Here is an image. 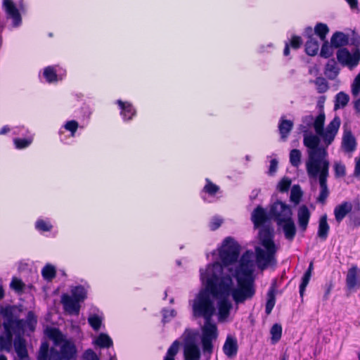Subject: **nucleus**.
<instances>
[{
    "label": "nucleus",
    "instance_id": "1",
    "mask_svg": "<svg viewBox=\"0 0 360 360\" xmlns=\"http://www.w3.org/2000/svg\"><path fill=\"white\" fill-rule=\"evenodd\" d=\"M252 256V252L249 250L244 252L233 274L237 281L238 288H233L231 276L224 274V267L219 262L208 265L205 272L200 270V278L207 289L214 297L220 298L218 302L219 321H225L230 314L233 307L228 300L230 295L236 304H240L251 299L255 294Z\"/></svg>",
    "mask_w": 360,
    "mask_h": 360
},
{
    "label": "nucleus",
    "instance_id": "2",
    "mask_svg": "<svg viewBox=\"0 0 360 360\" xmlns=\"http://www.w3.org/2000/svg\"><path fill=\"white\" fill-rule=\"evenodd\" d=\"M326 115L323 110L314 118L308 115L302 117L300 129L303 132V144L309 153H315V158H327V148L334 141L340 126V119L335 116L324 130Z\"/></svg>",
    "mask_w": 360,
    "mask_h": 360
},
{
    "label": "nucleus",
    "instance_id": "3",
    "mask_svg": "<svg viewBox=\"0 0 360 360\" xmlns=\"http://www.w3.org/2000/svg\"><path fill=\"white\" fill-rule=\"evenodd\" d=\"M262 247L255 248L256 263L257 267L263 271L269 266H275L277 264L276 257L278 248L274 241V229L263 227L259 232Z\"/></svg>",
    "mask_w": 360,
    "mask_h": 360
},
{
    "label": "nucleus",
    "instance_id": "4",
    "mask_svg": "<svg viewBox=\"0 0 360 360\" xmlns=\"http://www.w3.org/2000/svg\"><path fill=\"white\" fill-rule=\"evenodd\" d=\"M315 153H309V159L306 162V169L310 178H316L319 176L320 193L317 201L325 203L329 191L327 186V178L329 175L330 162L326 158H315Z\"/></svg>",
    "mask_w": 360,
    "mask_h": 360
},
{
    "label": "nucleus",
    "instance_id": "5",
    "mask_svg": "<svg viewBox=\"0 0 360 360\" xmlns=\"http://www.w3.org/2000/svg\"><path fill=\"white\" fill-rule=\"evenodd\" d=\"M77 349L75 344L66 340L61 344L60 352L51 348L47 342L41 344L38 352L37 360H71L76 356Z\"/></svg>",
    "mask_w": 360,
    "mask_h": 360
},
{
    "label": "nucleus",
    "instance_id": "6",
    "mask_svg": "<svg viewBox=\"0 0 360 360\" xmlns=\"http://www.w3.org/2000/svg\"><path fill=\"white\" fill-rule=\"evenodd\" d=\"M209 290H201L193 300V314L195 317H203L205 321L212 319L215 308Z\"/></svg>",
    "mask_w": 360,
    "mask_h": 360
},
{
    "label": "nucleus",
    "instance_id": "7",
    "mask_svg": "<svg viewBox=\"0 0 360 360\" xmlns=\"http://www.w3.org/2000/svg\"><path fill=\"white\" fill-rule=\"evenodd\" d=\"M198 332L186 328L181 335L184 360H200L201 352L198 345Z\"/></svg>",
    "mask_w": 360,
    "mask_h": 360
},
{
    "label": "nucleus",
    "instance_id": "8",
    "mask_svg": "<svg viewBox=\"0 0 360 360\" xmlns=\"http://www.w3.org/2000/svg\"><path fill=\"white\" fill-rule=\"evenodd\" d=\"M239 253L238 244L232 238H226L219 252V257L223 264L226 266L236 262L238 259Z\"/></svg>",
    "mask_w": 360,
    "mask_h": 360
},
{
    "label": "nucleus",
    "instance_id": "9",
    "mask_svg": "<svg viewBox=\"0 0 360 360\" xmlns=\"http://www.w3.org/2000/svg\"><path fill=\"white\" fill-rule=\"evenodd\" d=\"M218 338L217 325L211 322V320L205 321V325L202 328L201 343L205 353L211 354L213 352L212 342Z\"/></svg>",
    "mask_w": 360,
    "mask_h": 360
},
{
    "label": "nucleus",
    "instance_id": "10",
    "mask_svg": "<svg viewBox=\"0 0 360 360\" xmlns=\"http://www.w3.org/2000/svg\"><path fill=\"white\" fill-rule=\"evenodd\" d=\"M269 215L278 226H281L283 221L292 217V212L289 205L278 200L271 206Z\"/></svg>",
    "mask_w": 360,
    "mask_h": 360
},
{
    "label": "nucleus",
    "instance_id": "11",
    "mask_svg": "<svg viewBox=\"0 0 360 360\" xmlns=\"http://www.w3.org/2000/svg\"><path fill=\"white\" fill-rule=\"evenodd\" d=\"M337 59L340 64L350 69L356 67L360 60V51L356 49L352 54L345 49H340L337 52Z\"/></svg>",
    "mask_w": 360,
    "mask_h": 360
},
{
    "label": "nucleus",
    "instance_id": "12",
    "mask_svg": "<svg viewBox=\"0 0 360 360\" xmlns=\"http://www.w3.org/2000/svg\"><path fill=\"white\" fill-rule=\"evenodd\" d=\"M61 303L64 310L69 314L78 315L80 310V302L68 294H63Z\"/></svg>",
    "mask_w": 360,
    "mask_h": 360
},
{
    "label": "nucleus",
    "instance_id": "13",
    "mask_svg": "<svg viewBox=\"0 0 360 360\" xmlns=\"http://www.w3.org/2000/svg\"><path fill=\"white\" fill-rule=\"evenodd\" d=\"M224 354L229 358H234L238 353V345L235 337L228 335L222 347Z\"/></svg>",
    "mask_w": 360,
    "mask_h": 360
},
{
    "label": "nucleus",
    "instance_id": "14",
    "mask_svg": "<svg viewBox=\"0 0 360 360\" xmlns=\"http://www.w3.org/2000/svg\"><path fill=\"white\" fill-rule=\"evenodd\" d=\"M346 284L349 290L360 286V274L356 266H353L348 270Z\"/></svg>",
    "mask_w": 360,
    "mask_h": 360
},
{
    "label": "nucleus",
    "instance_id": "15",
    "mask_svg": "<svg viewBox=\"0 0 360 360\" xmlns=\"http://www.w3.org/2000/svg\"><path fill=\"white\" fill-rule=\"evenodd\" d=\"M4 6L8 15L13 19V25L18 26L21 22L20 13L11 0H4Z\"/></svg>",
    "mask_w": 360,
    "mask_h": 360
},
{
    "label": "nucleus",
    "instance_id": "16",
    "mask_svg": "<svg viewBox=\"0 0 360 360\" xmlns=\"http://www.w3.org/2000/svg\"><path fill=\"white\" fill-rule=\"evenodd\" d=\"M310 216V212L306 205H303L299 207L297 211L298 225L302 231L307 230Z\"/></svg>",
    "mask_w": 360,
    "mask_h": 360
},
{
    "label": "nucleus",
    "instance_id": "17",
    "mask_svg": "<svg viewBox=\"0 0 360 360\" xmlns=\"http://www.w3.org/2000/svg\"><path fill=\"white\" fill-rule=\"evenodd\" d=\"M306 31L309 34V37L308 40L305 44V51L307 55L314 56L318 53L319 49V44L318 41L311 35L312 29L311 27H308Z\"/></svg>",
    "mask_w": 360,
    "mask_h": 360
},
{
    "label": "nucleus",
    "instance_id": "18",
    "mask_svg": "<svg viewBox=\"0 0 360 360\" xmlns=\"http://www.w3.org/2000/svg\"><path fill=\"white\" fill-rule=\"evenodd\" d=\"M352 210V204L349 202L345 201L337 205L334 210L335 220L340 223L343 219Z\"/></svg>",
    "mask_w": 360,
    "mask_h": 360
},
{
    "label": "nucleus",
    "instance_id": "19",
    "mask_svg": "<svg viewBox=\"0 0 360 360\" xmlns=\"http://www.w3.org/2000/svg\"><path fill=\"white\" fill-rule=\"evenodd\" d=\"M251 219L255 228H258L264 224L268 217L266 211L260 206H257L252 213Z\"/></svg>",
    "mask_w": 360,
    "mask_h": 360
},
{
    "label": "nucleus",
    "instance_id": "20",
    "mask_svg": "<svg viewBox=\"0 0 360 360\" xmlns=\"http://www.w3.org/2000/svg\"><path fill=\"white\" fill-rule=\"evenodd\" d=\"M281 226L283 229L285 238L289 241H292L296 235V227L292 217L283 221Z\"/></svg>",
    "mask_w": 360,
    "mask_h": 360
},
{
    "label": "nucleus",
    "instance_id": "21",
    "mask_svg": "<svg viewBox=\"0 0 360 360\" xmlns=\"http://www.w3.org/2000/svg\"><path fill=\"white\" fill-rule=\"evenodd\" d=\"M14 347L20 360H25L28 356L26 347V342L24 338L20 336L15 337L14 340Z\"/></svg>",
    "mask_w": 360,
    "mask_h": 360
},
{
    "label": "nucleus",
    "instance_id": "22",
    "mask_svg": "<svg viewBox=\"0 0 360 360\" xmlns=\"http://www.w3.org/2000/svg\"><path fill=\"white\" fill-rule=\"evenodd\" d=\"M293 122L289 120H286L284 117H281L279 124L278 130L281 134V139L285 141L289 136V134L293 128Z\"/></svg>",
    "mask_w": 360,
    "mask_h": 360
},
{
    "label": "nucleus",
    "instance_id": "23",
    "mask_svg": "<svg viewBox=\"0 0 360 360\" xmlns=\"http://www.w3.org/2000/svg\"><path fill=\"white\" fill-rule=\"evenodd\" d=\"M46 335L53 342L55 346H59L66 340L60 330L56 328H48Z\"/></svg>",
    "mask_w": 360,
    "mask_h": 360
},
{
    "label": "nucleus",
    "instance_id": "24",
    "mask_svg": "<svg viewBox=\"0 0 360 360\" xmlns=\"http://www.w3.org/2000/svg\"><path fill=\"white\" fill-rule=\"evenodd\" d=\"M340 72V69L334 59H330L326 65L324 74L330 80L335 79Z\"/></svg>",
    "mask_w": 360,
    "mask_h": 360
},
{
    "label": "nucleus",
    "instance_id": "25",
    "mask_svg": "<svg viewBox=\"0 0 360 360\" xmlns=\"http://www.w3.org/2000/svg\"><path fill=\"white\" fill-rule=\"evenodd\" d=\"M356 140L350 131L346 132L342 139V146L345 151L352 152L356 149Z\"/></svg>",
    "mask_w": 360,
    "mask_h": 360
},
{
    "label": "nucleus",
    "instance_id": "26",
    "mask_svg": "<svg viewBox=\"0 0 360 360\" xmlns=\"http://www.w3.org/2000/svg\"><path fill=\"white\" fill-rule=\"evenodd\" d=\"M117 103L121 108V114L123 115L125 120H129L135 115V110L133 108L131 103L123 102L121 100H117Z\"/></svg>",
    "mask_w": 360,
    "mask_h": 360
},
{
    "label": "nucleus",
    "instance_id": "27",
    "mask_svg": "<svg viewBox=\"0 0 360 360\" xmlns=\"http://www.w3.org/2000/svg\"><path fill=\"white\" fill-rule=\"evenodd\" d=\"M329 225L327 222V216L324 214L321 217L319 222L318 236L322 240H326L329 232Z\"/></svg>",
    "mask_w": 360,
    "mask_h": 360
},
{
    "label": "nucleus",
    "instance_id": "28",
    "mask_svg": "<svg viewBox=\"0 0 360 360\" xmlns=\"http://www.w3.org/2000/svg\"><path fill=\"white\" fill-rule=\"evenodd\" d=\"M330 43L335 48H339L347 44L348 37L342 32H336L333 34L330 39Z\"/></svg>",
    "mask_w": 360,
    "mask_h": 360
},
{
    "label": "nucleus",
    "instance_id": "29",
    "mask_svg": "<svg viewBox=\"0 0 360 360\" xmlns=\"http://www.w3.org/2000/svg\"><path fill=\"white\" fill-rule=\"evenodd\" d=\"M312 270H313V263L311 262L309 264V266L307 270L306 271L304 276H302V283L300 285V294L301 297H303V295H304V292L305 291L306 287L307 286V285L309 282V280L311 278Z\"/></svg>",
    "mask_w": 360,
    "mask_h": 360
},
{
    "label": "nucleus",
    "instance_id": "30",
    "mask_svg": "<svg viewBox=\"0 0 360 360\" xmlns=\"http://www.w3.org/2000/svg\"><path fill=\"white\" fill-rule=\"evenodd\" d=\"M276 303L275 290L271 288L267 293V301L266 303L265 312L267 315L270 314Z\"/></svg>",
    "mask_w": 360,
    "mask_h": 360
},
{
    "label": "nucleus",
    "instance_id": "31",
    "mask_svg": "<svg viewBox=\"0 0 360 360\" xmlns=\"http://www.w3.org/2000/svg\"><path fill=\"white\" fill-rule=\"evenodd\" d=\"M72 297L79 302H83L86 297V291L82 285H78L71 290Z\"/></svg>",
    "mask_w": 360,
    "mask_h": 360
},
{
    "label": "nucleus",
    "instance_id": "32",
    "mask_svg": "<svg viewBox=\"0 0 360 360\" xmlns=\"http://www.w3.org/2000/svg\"><path fill=\"white\" fill-rule=\"evenodd\" d=\"M181 343L179 340H176L173 342L171 346L167 349L166 356L164 360H175L174 357L177 354Z\"/></svg>",
    "mask_w": 360,
    "mask_h": 360
},
{
    "label": "nucleus",
    "instance_id": "33",
    "mask_svg": "<svg viewBox=\"0 0 360 360\" xmlns=\"http://www.w3.org/2000/svg\"><path fill=\"white\" fill-rule=\"evenodd\" d=\"M314 32L321 41H325L326 35L329 32V28L326 24L319 22L315 26Z\"/></svg>",
    "mask_w": 360,
    "mask_h": 360
},
{
    "label": "nucleus",
    "instance_id": "34",
    "mask_svg": "<svg viewBox=\"0 0 360 360\" xmlns=\"http://www.w3.org/2000/svg\"><path fill=\"white\" fill-rule=\"evenodd\" d=\"M12 335L11 332H8L6 335L0 336V350H6L9 352L11 348Z\"/></svg>",
    "mask_w": 360,
    "mask_h": 360
},
{
    "label": "nucleus",
    "instance_id": "35",
    "mask_svg": "<svg viewBox=\"0 0 360 360\" xmlns=\"http://www.w3.org/2000/svg\"><path fill=\"white\" fill-rule=\"evenodd\" d=\"M349 101V97L347 94L342 91L339 92L335 96V108L338 109L340 108H344L347 105Z\"/></svg>",
    "mask_w": 360,
    "mask_h": 360
},
{
    "label": "nucleus",
    "instance_id": "36",
    "mask_svg": "<svg viewBox=\"0 0 360 360\" xmlns=\"http://www.w3.org/2000/svg\"><path fill=\"white\" fill-rule=\"evenodd\" d=\"M96 344L100 347L108 348L112 345V340L107 334L101 333L97 338Z\"/></svg>",
    "mask_w": 360,
    "mask_h": 360
},
{
    "label": "nucleus",
    "instance_id": "37",
    "mask_svg": "<svg viewBox=\"0 0 360 360\" xmlns=\"http://www.w3.org/2000/svg\"><path fill=\"white\" fill-rule=\"evenodd\" d=\"M41 274L45 280L51 281L56 277V269L53 265L48 264L43 268Z\"/></svg>",
    "mask_w": 360,
    "mask_h": 360
},
{
    "label": "nucleus",
    "instance_id": "38",
    "mask_svg": "<svg viewBox=\"0 0 360 360\" xmlns=\"http://www.w3.org/2000/svg\"><path fill=\"white\" fill-rule=\"evenodd\" d=\"M270 333L271 335V342L276 343L281 338L282 327L278 323H275L271 328Z\"/></svg>",
    "mask_w": 360,
    "mask_h": 360
},
{
    "label": "nucleus",
    "instance_id": "39",
    "mask_svg": "<svg viewBox=\"0 0 360 360\" xmlns=\"http://www.w3.org/2000/svg\"><path fill=\"white\" fill-rule=\"evenodd\" d=\"M313 82L316 84L317 91L319 94L325 93L329 89L328 83L323 77H319Z\"/></svg>",
    "mask_w": 360,
    "mask_h": 360
},
{
    "label": "nucleus",
    "instance_id": "40",
    "mask_svg": "<svg viewBox=\"0 0 360 360\" xmlns=\"http://www.w3.org/2000/svg\"><path fill=\"white\" fill-rule=\"evenodd\" d=\"M324 43L322 45L320 56L324 58H328L333 54V49L334 46L330 44H329L328 41L325 40Z\"/></svg>",
    "mask_w": 360,
    "mask_h": 360
},
{
    "label": "nucleus",
    "instance_id": "41",
    "mask_svg": "<svg viewBox=\"0 0 360 360\" xmlns=\"http://www.w3.org/2000/svg\"><path fill=\"white\" fill-rule=\"evenodd\" d=\"M301 152L298 149H292L290 153V162L292 166L297 167L301 163Z\"/></svg>",
    "mask_w": 360,
    "mask_h": 360
},
{
    "label": "nucleus",
    "instance_id": "42",
    "mask_svg": "<svg viewBox=\"0 0 360 360\" xmlns=\"http://www.w3.org/2000/svg\"><path fill=\"white\" fill-rule=\"evenodd\" d=\"M302 195V193L300 186L294 185L291 189L290 200L295 202V204H297L300 202Z\"/></svg>",
    "mask_w": 360,
    "mask_h": 360
},
{
    "label": "nucleus",
    "instance_id": "43",
    "mask_svg": "<svg viewBox=\"0 0 360 360\" xmlns=\"http://www.w3.org/2000/svg\"><path fill=\"white\" fill-rule=\"evenodd\" d=\"M88 322H89V325L91 326V328L94 330L97 331L101 328V323H102V319L99 316H98L96 314H94V315H91L88 318Z\"/></svg>",
    "mask_w": 360,
    "mask_h": 360
},
{
    "label": "nucleus",
    "instance_id": "44",
    "mask_svg": "<svg viewBox=\"0 0 360 360\" xmlns=\"http://www.w3.org/2000/svg\"><path fill=\"white\" fill-rule=\"evenodd\" d=\"M44 76L48 82H53L57 81V75L52 67H47L44 69Z\"/></svg>",
    "mask_w": 360,
    "mask_h": 360
},
{
    "label": "nucleus",
    "instance_id": "45",
    "mask_svg": "<svg viewBox=\"0 0 360 360\" xmlns=\"http://www.w3.org/2000/svg\"><path fill=\"white\" fill-rule=\"evenodd\" d=\"M25 283L17 278H13L11 282L10 287L18 293L22 292L25 288Z\"/></svg>",
    "mask_w": 360,
    "mask_h": 360
},
{
    "label": "nucleus",
    "instance_id": "46",
    "mask_svg": "<svg viewBox=\"0 0 360 360\" xmlns=\"http://www.w3.org/2000/svg\"><path fill=\"white\" fill-rule=\"evenodd\" d=\"M207 184L203 188V191L210 195H215L219 190V187L214 184L210 179H206Z\"/></svg>",
    "mask_w": 360,
    "mask_h": 360
},
{
    "label": "nucleus",
    "instance_id": "47",
    "mask_svg": "<svg viewBox=\"0 0 360 360\" xmlns=\"http://www.w3.org/2000/svg\"><path fill=\"white\" fill-rule=\"evenodd\" d=\"M37 320L34 313L30 311L26 316V323L27 327L31 330H34L35 326L37 325Z\"/></svg>",
    "mask_w": 360,
    "mask_h": 360
},
{
    "label": "nucleus",
    "instance_id": "48",
    "mask_svg": "<svg viewBox=\"0 0 360 360\" xmlns=\"http://www.w3.org/2000/svg\"><path fill=\"white\" fill-rule=\"evenodd\" d=\"M351 88L352 96L354 97L358 96L360 94V72L354 78Z\"/></svg>",
    "mask_w": 360,
    "mask_h": 360
},
{
    "label": "nucleus",
    "instance_id": "49",
    "mask_svg": "<svg viewBox=\"0 0 360 360\" xmlns=\"http://www.w3.org/2000/svg\"><path fill=\"white\" fill-rule=\"evenodd\" d=\"M335 175L336 177H343L346 175V168L344 164L340 162H335L334 164Z\"/></svg>",
    "mask_w": 360,
    "mask_h": 360
},
{
    "label": "nucleus",
    "instance_id": "50",
    "mask_svg": "<svg viewBox=\"0 0 360 360\" xmlns=\"http://www.w3.org/2000/svg\"><path fill=\"white\" fill-rule=\"evenodd\" d=\"M291 185V180L289 178H283L278 185V188L281 192H286L288 191Z\"/></svg>",
    "mask_w": 360,
    "mask_h": 360
},
{
    "label": "nucleus",
    "instance_id": "51",
    "mask_svg": "<svg viewBox=\"0 0 360 360\" xmlns=\"http://www.w3.org/2000/svg\"><path fill=\"white\" fill-rule=\"evenodd\" d=\"M32 143L31 139H14V143L17 148L22 149L27 147Z\"/></svg>",
    "mask_w": 360,
    "mask_h": 360
},
{
    "label": "nucleus",
    "instance_id": "52",
    "mask_svg": "<svg viewBox=\"0 0 360 360\" xmlns=\"http://www.w3.org/2000/svg\"><path fill=\"white\" fill-rule=\"evenodd\" d=\"M52 226L44 220H38L36 222V229L42 231H49L51 229Z\"/></svg>",
    "mask_w": 360,
    "mask_h": 360
},
{
    "label": "nucleus",
    "instance_id": "53",
    "mask_svg": "<svg viewBox=\"0 0 360 360\" xmlns=\"http://www.w3.org/2000/svg\"><path fill=\"white\" fill-rule=\"evenodd\" d=\"M84 360H100L98 355L91 349L85 351L83 355Z\"/></svg>",
    "mask_w": 360,
    "mask_h": 360
},
{
    "label": "nucleus",
    "instance_id": "54",
    "mask_svg": "<svg viewBox=\"0 0 360 360\" xmlns=\"http://www.w3.org/2000/svg\"><path fill=\"white\" fill-rule=\"evenodd\" d=\"M65 128L67 130L70 131L72 135H74V134L75 133V131H77V129L78 128V123H77V122H76L75 120L68 121L65 124Z\"/></svg>",
    "mask_w": 360,
    "mask_h": 360
},
{
    "label": "nucleus",
    "instance_id": "55",
    "mask_svg": "<svg viewBox=\"0 0 360 360\" xmlns=\"http://www.w3.org/2000/svg\"><path fill=\"white\" fill-rule=\"evenodd\" d=\"M222 224V219L219 217H214L210 224V228L211 230L214 231L217 229Z\"/></svg>",
    "mask_w": 360,
    "mask_h": 360
},
{
    "label": "nucleus",
    "instance_id": "56",
    "mask_svg": "<svg viewBox=\"0 0 360 360\" xmlns=\"http://www.w3.org/2000/svg\"><path fill=\"white\" fill-rule=\"evenodd\" d=\"M302 44V40L300 37L293 36L290 41V46L293 49H299Z\"/></svg>",
    "mask_w": 360,
    "mask_h": 360
},
{
    "label": "nucleus",
    "instance_id": "57",
    "mask_svg": "<svg viewBox=\"0 0 360 360\" xmlns=\"http://www.w3.org/2000/svg\"><path fill=\"white\" fill-rule=\"evenodd\" d=\"M354 176L355 177L360 178V156L355 158Z\"/></svg>",
    "mask_w": 360,
    "mask_h": 360
},
{
    "label": "nucleus",
    "instance_id": "58",
    "mask_svg": "<svg viewBox=\"0 0 360 360\" xmlns=\"http://www.w3.org/2000/svg\"><path fill=\"white\" fill-rule=\"evenodd\" d=\"M176 316V311L174 309H171L170 311L164 310L163 313V322H167L168 318H173Z\"/></svg>",
    "mask_w": 360,
    "mask_h": 360
},
{
    "label": "nucleus",
    "instance_id": "59",
    "mask_svg": "<svg viewBox=\"0 0 360 360\" xmlns=\"http://www.w3.org/2000/svg\"><path fill=\"white\" fill-rule=\"evenodd\" d=\"M353 213L360 216V201L359 199H355L352 204Z\"/></svg>",
    "mask_w": 360,
    "mask_h": 360
},
{
    "label": "nucleus",
    "instance_id": "60",
    "mask_svg": "<svg viewBox=\"0 0 360 360\" xmlns=\"http://www.w3.org/2000/svg\"><path fill=\"white\" fill-rule=\"evenodd\" d=\"M278 161L276 159H273L270 162L269 166V174H273L277 169Z\"/></svg>",
    "mask_w": 360,
    "mask_h": 360
},
{
    "label": "nucleus",
    "instance_id": "61",
    "mask_svg": "<svg viewBox=\"0 0 360 360\" xmlns=\"http://www.w3.org/2000/svg\"><path fill=\"white\" fill-rule=\"evenodd\" d=\"M345 1L349 5L351 9H352V10H354V9L359 10V8H358V0H345Z\"/></svg>",
    "mask_w": 360,
    "mask_h": 360
},
{
    "label": "nucleus",
    "instance_id": "62",
    "mask_svg": "<svg viewBox=\"0 0 360 360\" xmlns=\"http://www.w3.org/2000/svg\"><path fill=\"white\" fill-rule=\"evenodd\" d=\"M332 288H333L332 283H330L327 285V288H326V290L324 296H323L324 300H328V296L331 292Z\"/></svg>",
    "mask_w": 360,
    "mask_h": 360
},
{
    "label": "nucleus",
    "instance_id": "63",
    "mask_svg": "<svg viewBox=\"0 0 360 360\" xmlns=\"http://www.w3.org/2000/svg\"><path fill=\"white\" fill-rule=\"evenodd\" d=\"M354 107L356 112L360 114V98L354 101Z\"/></svg>",
    "mask_w": 360,
    "mask_h": 360
},
{
    "label": "nucleus",
    "instance_id": "64",
    "mask_svg": "<svg viewBox=\"0 0 360 360\" xmlns=\"http://www.w3.org/2000/svg\"><path fill=\"white\" fill-rule=\"evenodd\" d=\"M354 224L356 226H360V216L359 215H357V217H356L354 220Z\"/></svg>",
    "mask_w": 360,
    "mask_h": 360
}]
</instances>
